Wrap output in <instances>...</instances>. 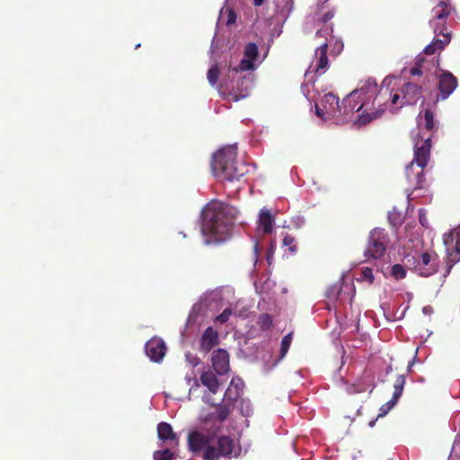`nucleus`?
<instances>
[{
	"mask_svg": "<svg viewBox=\"0 0 460 460\" xmlns=\"http://www.w3.org/2000/svg\"><path fill=\"white\" fill-rule=\"evenodd\" d=\"M405 385V377L403 375H400L397 376L394 385V393L392 399L383 404L380 408V413L378 417H383L387 414L392 408L397 403L398 400L402 394L403 387Z\"/></svg>",
	"mask_w": 460,
	"mask_h": 460,
	"instance_id": "15",
	"label": "nucleus"
},
{
	"mask_svg": "<svg viewBox=\"0 0 460 460\" xmlns=\"http://www.w3.org/2000/svg\"><path fill=\"white\" fill-rule=\"evenodd\" d=\"M154 460H173L174 454L169 449L156 450L153 454Z\"/></svg>",
	"mask_w": 460,
	"mask_h": 460,
	"instance_id": "30",
	"label": "nucleus"
},
{
	"mask_svg": "<svg viewBox=\"0 0 460 460\" xmlns=\"http://www.w3.org/2000/svg\"><path fill=\"white\" fill-rule=\"evenodd\" d=\"M332 32H333V25L332 24L322 25V27L317 30V31L315 33V37L316 38H323L324 39L323 42L329 43V40H333Z\"/></svg>",
	"mask_w": 460,
	"mask_h": 460,
	"instance_id": "27",
	"label": "nucleus"
},
{
	"mask_svg": "<svg viewBox=\"0 0 460 460\" xmlns=\"http://www.w3.org/2000/svg\"><path fill=\"white\" fill-rule=\"evenodd\" d=\"M399 100H400V94L398 93H394L393 90H391L390 103L396 104Z\"/></svg>",
	"mask_w": 460,
	"mask_h": 460,
	"instance_id": "42",
	"label": "nucleus"
},
{
	"mask_svg": "<svg viewBox=\"0 0 460 460\" xmlns=\"http://www.w3.org/2000/svg\"><path fill=\"white\" fill-rule=\"evenodd\" d=\"M236 20V15L233 11L229 12L228 19H227V24L234 23Z\"/></svg>",
	"mask_w": 460,
	"mask_h": 460,
	"instance_id": "44",
	"label": "nucleus"
},
{
	"mask_svg": "<svg viewBox=\"0 0 460 460\" xmlns=\"http://www.w3.org/2000/svg\"><path fill=\"white\" fill-rule=\"evenodd\" d=\"M202 385L206 386L210 393L217 394L219 389V381L213 371L208 370L201 374L199 377Z\"/></svg>",
	"mask_w": 460,
	"mask_h": 460,
	"instance_id": "23",
	"label": "nucleus"
},
{
	"mask_svg": "<svg viewBox=\"0 0 460 460\" xmlns=\"http://www.w3.org/2000/svg\"><path fill=\"white\" fill-rule=\"evenodd\" d=\"M410 72H411V75H422L421 67H420V66H418V65L413 66Z\"/></svg>",
	"mask_w": 460,
	"mask_h": 460,
	"instance_id": "43",
	"label": "nucleus"
},
{
	"mask_svg": "<svg viewBox=\"0 0 460 460\" xmlns=\"http://www.w3.org/2000/svg\"><path fill=\"white\" fill-rule=\"evenodd\" d=\"M213 406L216 408V411L210 414V418L217 420L220 423L226 420L234 409V403L224 400L220 403L213 404Z\"/></svg>",
	"mask_w": 460,
	"mask_h": 460,
	"instance_id": "19",
	"label": "nucleus"
},
{
	"mask_svg": "<svg viewBox=\"0 0 460 460\" xmlns=\"http://www.w3.org/2000/svg\"><path fill=\"white\" fill-rule=\"evenodd\" d=\"M255 6H261L263 4L265 0H252Z\"/></svg>",
	"mask_w": 460,
	"mask_h": 460,
	"instance_id": "47",
	"label": "nucleus"
},
{
	"mask_svg": "<svg viewBox=\"0 0 460 460\" xmlns=\"http://www.w3.org/2000/svg\"><path fill=\"white\" fill-rule=\"evenodd\" d=\"M375 423H376V420H371V421L369 422V426H370V427H374Z\"/></svg>",
	"mask_w": 460,
	"mask_h": 460,
	"instance_id": "51",
	"label": "nucleus"
},
{
	"mask_svg": "<svg viewBox=\"0 0 460 460\" xmlns=\"http://www.w3.org/2000/svg\"><path fill=\"white\" fill-rule=\"evenodd\" d=\"M146 353L149 358L154 362H160L166 351V346L164 341L160 339L154 337L146 343Z\"/></svg>",
	"mask_w": 460,
	"mask_h": 460,
	"instance_id": "12",
	"label": "nucleus"
},
{
	"mask_svg": "<svg viewBox=\"0 0 460 460\" xmlns=\"http://www.w3.org/2000/svg\"><path fill=\"white\" fill-rule=\"evenodd\" d=\"M454 10L449 0H442L432 9V17L437 18V20H447Z\"/></svg>",
	"mask_w": 460,
	"mask_h": 460,
	"instance_id": "24",
	"label": "nucleus"
},
{
	"mask_svg": "<svg viewBox=\"0 0 460 460\" xmlns=\"http://www.w3.org/2000/svg\"><path fill=\"white\" fill-rule=\"evenodd\" d=\"M234 101H238V100H239V97H238V96H234Z\"/></svg>",
	"mask_w": 460,
	"mask_h": 460,
	"instance_id": "52",
	"label": "nucleus"
},
{
	"mask_svg": "<svg viewBox=\"0 0 460 460\" xmlns=\"http://www.w3.org/2000/svg\"><path fill=\"white\" fill-rule=\"evenodd\" d=\"M232 314L231 308H226L219 315L216 317V322L220 323L221 324L226 323L229 320V317Z\"/></svg>",
	"mask_w": 460,
	"mask_h": 460,
	"instance_id": "39",
	"label": "nucleus"
},
{
	"mask_svg": "<svg viewBox=\"0 0 460 460\" xmlns=\"http://www.w3.org/2000/svg\"><path fill=\"white\" fill-rule=\"evenodd\" d=\"M237 214L236 208L228 204L218 200L208 203L202 212L201 232L204 235H211L212 240L205 243L225 241L231 234Z\"/></svg>",
	"mask_w": 460,
	"mask_h": 460,
	"instance_id": "1",
	"label": "nucleus"
},
{
	"mask_svg": "<svg viewBox=\"0 0 460 460\" xmlns=\"http://www.w3.org/2000/svg\"><path fill=\"white\" fill-rule=\"evenodd\" d=\"M252 69H254L253 60L244 58L241 60L238 66L236 68H234V71L244 72V71L252 70Z\"/></svg>",
	"mask_w": 460,
	"mask_h": 460,
	"instance_id": "37",
	"label": "nucleus"
},
{
	"mask_svg": "<svg viewBox=\"0 0 460 460\" xmlns=\"http://www.w3.org/2000/svg\"><path fill=\"white\" fill-rule=\"evenodd\" d=\"M423 221H425V218H422V217H421V216H420V223L421 225H424V222H423Z\"/></svg>",
	"mask_w": 460,
	"mask_h": 460,
	"instance_id": "49",
	"label": "nucleus"
},
{
	"mask_svg": "<svg viewBox=\"0 0 460 460\" xmlns=\"http://www.w3.org/2000/svg\"><path fill=\"white\" fill-rule=\"evenodd\" d=\"M322 102L324 109L326 110V112L332 117L337 118V114L341 107L338 96L329 93L324 94Z\"/></svg>",
	"mask_w": 460,
	"mask_h": 460,
	"instance_id": "22",
	"label": "nucleus"
},
{
	"mask_svg": "<svg viewBox=\"0 0 460 460\" xmlns=\"http://www.w3.org/2000/svg\"><path fill=\"white\" fill-rule=\"evenodd\" d=\"M253 250H254V258H255V261H257L258 252H259V245L257 243L254 244Z\"/></svg>",
	"mask_w": 460,
	"mask_h": 460,
	"instance_id": "46",
	"label": "nucleus"
},
{
	"mask_svg": "<svg viewBox=\"0 0 460 460\" xmlns=\"http://www.w3.org/2000/svg\"><path fill=\"white\" fill-rule=\"evenodd\" d=\"M408 182L413 187V191L425 188L424 168L415 170L414 163L411 162L405 169Z\"/></svg>",
	"mask_w": 460,
	"mask_h": 460,
	"instance_id": "16",
	"label": "nucleus"
},
{
	"mask_svg": "<svg viewBox=\"0 0 460 460\" xmlns=\"http://www.w3.org/2000/svg\"><path fill=\"white\" fill-rule=\"evenodd\" d=\"M257 324L261 331H269L272 327V318L269 314H262L257 320Z\"/></svg>",
	"mask_w": 460,
	"mask_h": 460,
	"instance_id": "29",
	"label": "nucleus"
},
{
	"mask_svg": "<svg viewBox=\"0 0 460 460\" xmlns=\"http://www.w3.org/2000/svg\"><path fill=\"white\" fill-rule=\"evenodd\" d=\"M444 243L447 246V274H448L453 265L460 261V229L445 237Z\"/></svg>",
	"mask_w": 460,
	"mask_h": 460,
	"instance_id": "9",
	"label": "nucleus"
},
{
	"mask_svg": "<svg viewBox=\"0 0 460 460\" xmlns=\"http://www.w3.org/2000/svg\"><path fill=\"white\" fill-rule=\"evenodd\" d=\"M375 279L373 270L370 267H363L360 269L357 280L359 282H367L373 284Z\"/></svg>",
	"mask_w": 460,
	"mask_h": 460,
	"instance_id": "28",
	"label": "nucleus"
},
{
	"mask_svg": "<svg viewBox=\"0 0 460 460\" xmlns=\"http://www.w3.org/2000/svg\"><path fill=\"white\" fill-rule=\"evenodd\" d=\"M457 85V78L449 71H442L438 77V87L442 100L447 99Z\"/></svg>",
	"mask_w": 460,
	"mask_h": 460,
	"instance_id": "10",
	"label": "nucleus"
},
{
	"mask_svg": "<svg viewBox=\"0 0 460 460\" xmlns=\"http://www.w3.org/2000/svg\"><path fill=\"white\" fill-rule=\"evenodd\" d=\"M244 58L255 60L258 57V47L255 43L250 42L244 48Z\"/></svg>",
	"mask_w": 460,
	"mask_h": 460,
	"instance_id": "31",
	"label": "nucleus"
},
{
	"mask_svg": "<svg viewBox=\"0 0 460 460\" xmlns=\"http://www.w3.org/2000/svg\"><path fill=\"white\" fill-rule=\"evenodd\" d=\"M424 128L429 131H433L436 128L434 121V114L430 110H425L424 111Z\"/></svg>",
	"mask_w": 460,
	"mask_h": 460,
	"instance_id": "32",
	"label": "nucleus"
},
{
	"mask_svg": "<svg viewBox=\"0 0 460 460\" xmlns=\"http://www.w3.org/2000/svg\"><path fill=\"white\" fill-rule=\"evenodd\" d=\"M274 217L271 212L263 208L261 209L258 218V226L263 234H270L273 230Z\"/></svg>",
	"mask_w": 460,
	"mask_h": 460,
	"instance_id": "20",
	"label": "nucleus"
},
{
	"mask_svg": "<svg viewBox=\"0 0 460 460\" xmlns=\"http://www.w3.org/2000/svg\"><path fill=\"white\" fill-rule=\"evenodd\" d=\"M447 19L437 20V18L434 17L429 20V25L433 29L436 36L442 35L443 38L446 39L447 35L451 38V32L447 31Z\"/></svg>",
	"mask_w": 460,
	"mask_h": 460,
	"instance_id": "25",
	"label": "nucleus"
},
{
	"mask_svg": "<svg viewBox=\"0 0 460 460\" xmlns=\"http://www.w3.org/2000/svg\"><path fill=\"white\" fill-rule=\"evenodd\" d=\"M414 145V159L413 163H416L418 167L425 168L430 157L431 149V135H429L426 138L420 134L416 136Z\"/></svg>",
	"mask_w": 460,
	"mask_h": 460,
	"instance_id": "8",
	"label": "nucleus"
},
{
	"mask_svg": "<svg viewBox=\"0 0 460 460\" xmlns=\"http://www.w3.org/2000/svg\"><path fill=\"white\" fill-rule=\"evenodd\" d=\"M335 11L330 10L323 13L322 17L319 19V22H321L323 25L330 24L329 22L334 17Z\"/></svg>",
	"mask_w": 460,
	"mask_h": 460,
	"instance_id": "40",
	"label": "nucleus"
},
{
	"mask_svg": "<svg viewBox=\"0 0 460 460\" xmlns=\"http://www.w3.org/2000/svg\"><path fill=\"white\" fill-rule=\"evenodd\" d=\"M158 438L164 443H171L173 446H178L179 438L177 434L173 431L171 424L167 422H160L157 425Z\"/></svg>",
	"mask_w": 460,
	"mask_h": 460,
	"instance_id": "18",
	"label": "nucleus"
},
{
	"mask_svg": "<svg viewBox=\"0 0 460 460\" xmlns=\"http://www.w3.org/2000/svg\"><path fill=\"white\" fill-rule=\"evenodd\" d=\"M327 49L328 42L321 43L314 51V59L310 66V68L319 75H323L329 68Z\"/></svg>",
	"mask_w": 460,
	"mask_h": 460,
	"instance_id": "11",
	"label": "nucleus"
},
{
	"mask_svg": "<svg viewBox=\"0 0 460 460\" xmlns=\"http://www.w3.org/2000/svg\"><path fill=\"white\" fill-rule=\"evenodd\" d=\"M212 367L219 376L226 375L230 370L229 354L223 349L215 350L212 354Z\"/></svg>",
	"mask_w": 460,
	"mask_h": 460,
	"instance_id": "14",
	"label": "nucleus"
},
{
	"mask_svg": "<svg viewBox=\"0 0 460 460\" xmlns=\"http://www.w3.org/2000/svg\"><path fill=\"white\" fill-rule=\"evenodd\" d=\"M450 42V37L446 35V39L443 40H435L430 44H429L425 49L424 52L427 55H432L436 52L437 49H443L448 43Z\"/></svg>",
	"mask_w": 460,
	"mask_h": 460,
	"instance_id": "26",
	"label": "nucleus"
},
{
	"mask_svg": "<svg viewBox=\"0 0 460 460\" xmlns=\"http://www.w3.org/2000/svg\"><path fill=\"white\" fill-rule=\"evenodd\" d=\"M423 221H425V218H422V217H421V216H420V223L421 225H424V222H423Z\"/></svg>",
	"mask_w": 460,
	"mask_h": 460,
	"instance_id": "50",
	"label": "nucleus"
},
{
	"mask_svg": "<svg viewBox=\"0 0 460 460\" xmlns=\"http://www.w3.org/2000/svg\"><path fill=\"white\" fill-rule=\"evenodd\" d=\"M367 88L368 89H372L373 92H375L376 89V82L374 80H371V79L367 80Z\"/></svg>",
	"mask_w": 460,
	"mask_h": 460,
	"instance_id": "45",
	"label": "nucleus"
},
{
	"mask_svg": "<svg viewBox=\"0 0 460 460\" xmlns=\"http://www.w3.org/2000/svg\"><path fill=\"white\" fill-rule=\"evenodd\" d=\"M219 73L220 71L217 65H214L208 69L207 78L212 86L217 84Z\"/></svg>",
	"mask_w": 460,
	"mask_h": 460,
	"instance_id": "33",
	"label": "nucleus"
},
{
	"mask_svg": "<svg viewBox=\"0 0 460 460\" xmlns=\"http://www.w3.org/2000/svg\"><path fill=\"white\" fill-rule=\"evenodd\" d=\"M243 386L244 383L241 377H233L226 391L225 392L224 401H228L234 404L241 397Z\"/></svg>",
	"mask_w": 460,
	"mask_h": 460,
	"instance_id": "17",
	"label": "nucleus"
},
{
	"mask_svg": "<svg viewBox=\"0 0 460 460\" xmlns=\"http://www.w3.org/2000/svg\"><path fill=\"white\" fill-rule=\"evenodd\" d=\"M341 287L339 284L331 286L326 291V296L331 301H336L340 296Z\"/></svg>",
	"mask_w": 460,
	"mask_h": 460,
	"instance_id": "35",
	"label": "nucleus"
},
{
	"mask_svg": "<svg viewBox=\"0 0 460 460\" xmlns=\"http://www.w3.org/2000/svg\"><path fill=\"white\" fill-rule=\"evenodd\" d=\"M343 49V42L341 40H336L333 46H332V49L331 51V53L332 55H339Z\"/></svg>",
	"mask_w": 460,
	"mask_h": 460,
	"instance_id": "41",
	"label": "nucleus"
},
{
	"mask_svg": "<svg viewBox=\"0 0 460 460\" xmlns=\"http://www.w3.org/2000/svg\"><path fill=\"white\" fill-rule=\"evenodd\" d=\"M401 92L402 96L400 107L403 105H414L421 97L422 87L414 83H407L402 86Z\"/></svg>",
	"mask_w": 460,
	"mask_h": 460,
	"instance_id": "13",
	"label": "nucleus"
},
{
	"mask_svg": "<svg viewBox=\"0 0 460 460\" xmlns=\"http://www.w3.org/2000/svg\"><path fill=\"white\" fill-rule=\"evenodd\" d=\"M218 343V333L212 327H208L201 337V348L205 351L211 350Z\"/></svg>",
	"mask_w": 460,
	"mask_h": 460,
	"instance_id": "21",
	"label": "nucleus"
},
{
	"mask_svg": "<svg viewBox=\"0 0 460 460\" xmlns=\"http://www.w3.org/2000/svg\"><path fill=\"white\" fill-rule=\"evenodd\" d=\"M390 99L391 89L389 88V86H382L373 101V105L376 106L377 110L374 112H367L358 116L356 123L358 126H363L371 122L373 119L381 117V115L386 110L387 104L390 102Z\"/></svg>",
	"mask_w": 460,
	"mask_h": 460,
	"instance_id": "6",
	"label": "nucleus"
},
{
	"mask_svg": "<svg viewBox=\"0 0 460 460\" xmlns=\"http://www.w3.org/2000/svg\"><path fill=\"white\" fill-rule=\"evenodd\" d=\"M389 236L383 228L373 229L368 236L364 255L367 258L380 259L382 258L389 244Z\"/></svg>",
	"mask_w": 460,
	"mask_h": 460,
	"instance_id": "5",
	"label": "nucleus"
},
{
	"mask_svg": "<svg viewBox=\"0 0 460 460\" xmlns=\"http://www.w3.org/2000/svg\"><path fill=\"white\" fill-rule=\"evenodd\" d=\"M282 244L284 247H287L291 253H295L296 252V239L293 236L287 234L283 238Z\"/></svg>",
	"mask_w": 460,
	"mask_h": 460,
	"instance_id": "38",
	"label": "nucleus"
},
{
	"mask_svg": "<svg viewBox=\"0 0 460 460\" xmlns=\"http://www.w3.org/2000/svg\"><path fill=\"white\" fill-rule=\"evenodd\" d=\"M405 259L407 265L422 277H429L438 270V256L435 252H423L417 256Z\"/></svg>",
	"mask_w": 460,
	"mask_h": 460,
	"instance_id": "4",
	"label": "nucleus"
},
{
	"mask_svg": "<svg viewBox=\"0 0 460 460\" xmlns=\"http://www.w3.org/2000/svg\"><path fill=\"white\" fill-rule=\"evenodd\" d=\"M364 91V87L359 90L353 91L346 98L343 99L337 114V119L341 122L349 121L353 114L359 111L364 103L360 100V95Z\"/></svg>",
	"mask_w": 460,
	"mask_h": 460,
	"instance_id": "7",
	"label": "nucleus"
},
{
	"mask_svg": "<svg viewBox=\"0 0 460 460\" xmlns=\"http://www.w3.org/2000/svg\"><path fill=\"white\" fill-rule=\"evenodd\" d=\"M188 445L190 451L199 453L203 451V460H219L231 458L234 455V439L228 436L215 438L199 431H192L188 436Z\"/></svg>",
	"mask_w": 460,
	"mask_h": 460,
	"instance_id": "2",
	"label": "nucleus"
},
{
	"mask_svg": "<svg viewBox=\"0 0 460 460\" xmlns=\"http://www.w3.org/2000/svg\"><path fill=\"white\" fill-rule=\"evenodd\" d=\"M292 341V333L285 335L281 341L280 357L284 358L288 353Z\"/></svg>",
	"mask_w": 460,
	"mask_h": 460,
	"instance_id": "36",
	"label": "nucleus"
},
{
	"mask_svg": "<svg viewBox=\"0 0 460 460\" xmlns=\"http://www.w3.org/2000/svg\"><path fill=\"white\" fill-rule=\"evenodd\" d=\"M237 149L227 146L214 155L212 169L216 177L229 181H239L247 172V166L236 160Z\"/></svg>",
	"mask_w": 460,
	"mask_h": 460,
	"instance_id": "3",
	"label": "nucleus"
},
{
	"mask_svg": "<svg viewBox=\"0 0 460 460\" xmlns=\"http://www.w3.org/2000/svg\"><path fill=\"white\" fill-rule=\"evenodd\" d=\"M323 113H324V112H323V110H321V109H319V108L316 106V114H317V116H319V117H323Z\"/></svg>",
	"mask_w": 460,
	"mask_h": 460,
	"instance_id": "48",
	"label": "nucleus"
},
{
	"mask_svg": "<svg viewBox=\"0 0 460 460\" xmlns=\"http://www.w3.org/2000/svg\"><path fill=\"white\" fill-rule=\"evenodd\" d=\"M392 276L395 279H402L406 277V270L402 264H394L391 270Z\"/></svg>",
	"mask_w": 460,
	"mask_h": 460,
	"instance_id": "34",
	"label": "nucleus"
}]
</instances>
